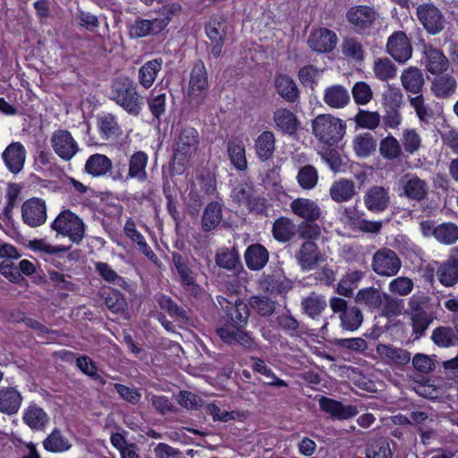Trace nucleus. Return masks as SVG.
<instances>
[{
	"mask_svg": "<svg viewBox=\"0 0 458 458\" xmlns=\"http://www.w3.org/2000/svg\"><path fill=\"white\" fill-rule=\"evenodd\" d=\"M345 123L331 114H319L312 121V131L315 137L324 144L333 146L344 136Z\"/></svg>",
	"mask_w": 458,
	"mask_h": 458,
	"instance_id": "f03ea898",
	"label": "nucleus"
},
{
	"mask_svg": "<svg viewBox=\"0 0 458 458\" xmlns=\"http://www.w3.org/2000/svg\"><path fill=\"white\" fill-rule=\"evenodd\" d=\"M44 448L52 453H64L72 448L70 440L60 429H54L43 441Z\"/></svg>",
	"mask_w": 458,
	"mask_h": 458,
	"instance_id": "a18cd8bd",
	"label": "nucleus"
},
{
	"mask_svg": "<svg viewBox=\"0 0 458 458\" xmlns=\"http://www.w3.org/2000/svg\"><path fill=\"white\" fill-rule=\"evenodd\" d=\"M423 56L425 67L431 74H442L447 71L449 61L440 49L431 45H425Z\"/></svg>",
	"mask_w": 458,
	"mask_h": 458,
	"instance_id": "5701e85b",
	"label": "nucleus"
},
{
	"mask_svg": "<svg viewBox=\"0 0 458 458\" xmlns=\"http://www.w3.org/2000/svg\"><path fill=\"white\" fill-rule=\"evenodd\" d=\"M199 145L198 131L191 126L182 127L175 138L174 159L180 163L188 161L197 153Z\"/></svg>",
	"mask_w": 458,
	"mask_h": 458,
	"instance_id": "39448f33",
	"label": "nucleus"
},
{
	"mask_svg": "<svg viewBox=\"0 0 458 458\" xmlns=\"http://www.w3.org/2000/svg\"><path fill=\"white\" fill-rule=\"evenodd\" d=\"M416 15L420 23L429 35H438L446 27L447 21L441 12L433 4H422L416 9Z\"/></svg>",
	"mask_w": 458,
	"mask_h": 458,
	"instance_id": "423d86ee",
	"label": "nucleus"
},
{
	"mask_svg": "<svg viewBox=\"0 0 458 458\" xmlns=\"http://www.w3.org/2000/svg\"><path fill=\"white\" fill-rule=\"evenodd\" d=\"M379 15L374 7L368 5H356L351 7L346 18L353 30L362 34L371 30Z\"/></svg>",
	"mask_w": 458,
	"mask_h": 458,
	"instance_id": "9b49d317",
	"label": "nucleus"
},
{
	"mask_svg": "<svg viewBox=\"0 0 458 458\" xmlns=\"http://www.w3.org/2000/svg\"><path fill=\"white\" fill-rule=\"evenodd\" d=\"M297 234L303 242H315L321 236V227L314 221H302L297 226Z\"/></svg>",
	"mask_w": 458,
	"mask_h": 458,
	"instance_id": "774afa93",
	"label": "nucleus"
},
{
	"mask_svg": "<svg viewBox=\"0 0 458 458\" xmlns=\"http://www.w3.org/2000/svg\"><path fill=\"white\" fill-rule=\"evenodd\" d=\"M327 307V301L323 295L314 292L310 293L301 301V308L309 317L315 318L322 313Z\"/></svg>",
	"mask_w": 458,
	"mask_h": 458,
	"instance_id": "864d4df0",
	"label": "nucleus"
},
{
	"mask_svg": "<svg viewBox=\"0 0 458 458\" xmlns=\"http://www.w3.org/2000/svg\"><path fill=\"white\" fill-rule=\"evenodd\" d=\"M208 88L207 70L203 62L199 61L193 66L191 72L188 96L190 103L198 106L206 98Z\"/></svg>",
	"mask_w": 458,
	"mask_h": 458,
	"instance_id": "9d476101",
	"label": "nucleus"
},
{
	"mask_svg": "<svg viewBox=\"0 0 458 458\" xmlns=\"http://www.w3.org/2000/svg\"><path fill=\"white\" fill-rule=\"evenodd\" d=\"M110 99L134 116L139 115L142 108V101L137 92V87L128 77H119L113 81Z\"/></svg>",
	"mask_w": 458,
	"mask_h": 458,
	"instance_id": "f257e3e1",
	"label": "nucleus"
},
{
	"mask_svg": "<svg viewBox=\"0 0 458 458\" xmlns=\"http://www.w3.org/2000/svg\"><path fill=\"white\" fill-rule=\"evenodd\" d=\"M323 100L331 108L340 109L345 107L350 102V94L342 85H332L324 91Z\"/></svg>",
	"mask_w": 458,
	"mask_h": 458,
	"instance_id": "c9c22d12",
	"label": "nucleus"
},
{
	"mask_svg": "<svg viewBox=\"0 0 458 458\" xmlns=\"http://www.w3.org/2000/svg\"><path fill=\"white\" fill-rule=\"evenodd\" d=\"M435 239L445 245H452L458 240V226L452 222L442 223L437 225Z\"/></svg>",
	"mask_w": 458,
	"mask_h": 458,
	"instance_id": "13d9d810",
	"label": "nucleus"
},
{
	"mask_svg": "<svg viewBox=\"0 0 458 458\" xmlns=\"http://www.w3.org/2000/svg\"><path fill=\"white\" fill-rule=\"evenodd\" d=\"M50 142L55 153L64 161H70L80 149L71 132L66 130L54 131Z\"/></svg>",
	"mask_w": 458,
	"mask_h": 458,
	"instance_id": "dca6fc26",
	"label": "nucleus"
},
{
	"mask_svg": "<svg viewBox=\"0 0 458 458\" xmlns=\"http://www.w3.org/2000/svg\"><path fill=\"white\" fill-rule=\"evenodd\" d=\"M404 309L403 301L384 293L383 304L379 308L380 315L394 318L402 314Z\"/></svg>",
	"mask_w": 458,
	"mask_h": 458,
	"instance_id": "680f3d73",
	"label": "nucleus"
},
{
	"mask_svg": "<svg viewBox=\"0 0 458 458\" xmlns=\"http://www.w3.org/2000/svg\"><path fill=\"white\" fill-rule=\"evenodd\" d=\"M396 66L388 58H377L373 64V72L377 79L386 81L396 75Z\"/></svg>",
	"mask_w": 458,
	"mask_h": 458,
	"instance_id": "bf43d9fd",
	"label": "nucleus"
},
{
	"mask_svg": "<svg viewBox=\"0 0 458 458\" xmlns=\"http://www.w3.org/2000/svg\"><path fill=\"white\" fill-rule=\"evenodd\" d=\"M95 268L98 274L106 282L122 288H126V281L120 276L112 267L106 262H97Z\"/></svg>",
	"mask_w": 458,
	"mask_h": 458,
	"instance_id": "69168bd1",
	"label": "nucleus"
},
{
	"mask_svg": "<svg viewBox=\"0 0 458 458\" xmlns=\"http://www.w3.org/2000/svg\"><path fill=\"white\" fill-rule=\"evenodd\" d=\"M329 194L337 203L347 202L357 194L355 182L345 178L337 180L331 185Z\"/></svg>",
	"mask_w": 458,
	"mask_h": 458,
	"instance_id": "473e14b6",
	"label": "nucleus"
},
{
	"mask_svg": "<svg viewBox=\"0 0 458 458\" xmlns=\"http://www.w3.org/2000/svg\"><path fill=\"white\" fill-rule=\"evenodd\" d=\"M148 155L143 151L135 152L129 161V171L127 177L136 178L140 182L147 179L146 166L148 164Z\"/></svg>",
	"mask_w": 458,
	"mask_h": 458,
	"instance_id": "c03bdc74",
	"label": "nucleus"
},
{
	"mask_svg": "<svg viewBox=\"0 0 458 458\" xmlns=\"http://www.w3.org/2000/svg\"><path fill=\"white\" fill-rule=\"evenodd\" d=\"M408 304L412 331L420 336L434 319V315L429 310L428 300L421 296H412Z\"/></svg>",
	"mask_w": 458,
	"mask_h": 458,
	"instance_id": "20e7f679",
	"label": "nucleus"
},
{
	"mask_svg": "<svg viewBox=\"0 0 458 458\" xmlns=\"http://www.w3.org/2000/svg\"><path fill=\"white\" fill-rule=\"evenodd\" d=\"M376 147L377 141L369 132L357 134L352 140V148L360 157L369 156L376 150Z\"/></svg>",
	"mask_w": 458,
	"mask_h": 458,
	"instance_id": "3c124183",
	"label": "nucleus"
},
{
	"mask_svg": "<svg viewBox=\"0 0 458 458\" xmlns=\"http://www.w3.org/2000/svg\"><path fill=\"white\" fill-rule=\"evenodd\" d=\"M386 50L399 63H405L412 55L410 40L403 31H396L388 38Z\"/></svg>",
	"mask_w": 458,
	"mask_h": 458,
	"instance_id": "a211bd4d",
	"label": "nucleus"
},
{
	"mask_svg": "<svg viewBox=\"0 0 458 458\" xmlns=\"http://www.w3.org/2000/svg\"><path fill=\"white\" fill-rule=\"evenodd\" d=\"M431 339L436 345L441 348H449L458 345V335L454 328L449 327H438L431 335Z\"/></svg>",
	"mask_w": 458,
	"mask_h": 458,
	"instance_id": "8fccbe9b",
	"label": "nucleus"
},
{
	"mask_svg": "<svg viewBox=\"0 0 458 458\" xmlns=\"http://www.w3.org/2000/svg\"><path fill=\"white\" fill-rule=\"evenodd\" d=\"M437 276L441 284L447 287L458 283V247L451 250L448 259L437 268Z\"/></svg>",
	"mask_w": 458,
	"mask_h": 458,
	"instance_id": "b1692460",
	"label": "nucleus"
},
{
	"mask_svg": "<svg viewBox=\"0 0 458 458\" xmlns=\"http://www.w3.org/2000/svg\"><path fill=\"white\" fill-rule=\"evenodd\" d=\"M273 121L277 130L290 135L295 133L299 125L296 115L289 109L283 107L274 112Z\"/></svg>",
	"mask_w": 458,
	"mask_h": 458,
	"instance_id": "e433bc0d",
	"label": "nucleus"
},
{
	"mask_svg": "<svg viewBox=\"0 0 458 458\" xmlns=\"http://www.w3.org/2000/svg\"><path fill=\"white\" fill-rule=\"evenodd\" d=\"M319 408L336 420H348L358 414V409L354 405L344 404L339 401L326 396L318 400Z\"/></svg>",
	"mask_w": 458,
	"mask_h": 458,
	"instance_id": "412c9836",
	"label": "nucleus"
},
{
	"mask_svg": "<svg viewBox=\"0 0 458 458\" xmlns=\"http://www.w3.org/2000/svg\"><path fill=\"white\" fill-rule=\"evenodd\" d=\"M401 84L406 92L411 94H421L425 84L424 74L420 69L410 66L404 69L400 76Z\"/></svg>",
	"mask_w": 458,
	"mask_h": 458,
	"instance_id": "cd10ccee",
	"label": "nucleus"
},
{
	"mask_svg": "<svg viewBox=\"0 0 458 458\" xmlns=\"http://www.w3.org/2000/svg\"><path fill=\"white\" fill-rule=\"evenodd\" d=\"M409 101L421 123H428L433 119L434 112L429 105L426 103L422 94L409 97Z\"/></svg>",
	"mask_w": 458,
	"mask_h": 458,
	"instance_id": "052dcab7",
	"label": "nucleus"
},
{
	"mask_svg": "<svg viewBox=\"0 0 458 458\" xmlns=\"http://www.w3.org/2000/svg\"><path fill=\"white\" fill-rule=\"evenodd\" d=\"M371 267L377 275L391 277L398 274L402 267V261L394 250L381 248L374 253Z\"/></svg>",
	"mask_w": 458,
	"mask_h": 458,
	"instance_id": "6e6552de",
	"label": "nucleus"
},
{
	"mask_svg": "<svg viewBox=\"0 0 458 458\" xmlns=\"http://www.w3.org/2000/svg\"><path fill=\"white\" fill-rule=\"evenodd\" d=\"M22 420L33 430H44L49 421L47 412L36 403H31L25 409Z\"/></svg>",
	"mask_w": 458,
	"mask_h": 458,
	"instance_id": "4c0bfd02",
	"label": "nucleus"
},
{
	"mask_svg": "<svg viewBox=\"0 0 458 458\" xmlns=\"http://www.w3.org/2000/svg\"><path fill=\"white\" fill-rule=\"evenodd\" d=\"M157 303L160 309L165 310L173 318L182 321L188 319L187 311L182 307L178 306L170 297L161 295L157 299Z\"/></svg>",
	"mask_w": 458,
	"mask_h": 458,
	"instance_id": "0e129e2a",
	"label": "nucleus"
},
{
	"mask_svg": "<svg viewBox=\"0 0 458 458\" xmlns=\"http://www.w3.org/2000/svg\"><path fill=\"white\" fill-rule=\"evenodd\" d=\"M290 208L292 212L303 219V221H316L322 216L319 206L312 199L298 198L293 199Z\"/></svg>",
	"mask_w": 458,
	"mask_h": 458,
	"instance_id": "a878e982",
	"label": "nucleus"
},
{
	"mask_svg": "<svg viewBox=\"0 0 458 458\" xmlns=\"http://www.w3.org/2000/svg\"><path fill=\"white\" fill-rule=\"evenodd\" d=\"M244 259L249 269L258 271L267 264L269 253L262 244L254 243L246 249Z\"/></svg>",
	"mask_w": 458,
	"mask_h": 458,
	"instance_id": "c756f323",
	"label": "nucleus"
},
{
	"mask_svg": "<svg viewBox=\"0 0 458 458\" xmlns=\"http://www.w3.org/2000/svg\"><path fill=\"white\" fill-rule=\"evenodd\" d=\"M275 136L270 131H263L255 141L256 154L262 161L272 157L275 151Z\"/></svg>",
	"mask_w": 458,
	"mask_h": 458,
	"instance_id": "37998d69",
	"label": "nucleus"
},
{
	"mask_svg": "<svg viewBox=\"0 0 458 458\" xmlns=\"http://www.w3.org/2000/svg\"><path fill=\"white\" fill-rule=\"evenodd\" d=\"M22 221L30 227H38L47 220V207L44 200L31 198L21 206Z\"/></svg>",
	"mask_w": 458,
	"mask_h": 458,
	"instance_id": "f3484780",
	"label": "nucleus"
},
{
	"mask_svg": "<svg viewBox=\"0 0 458 458\" xmlns=\"http://www.w3.org/2000/svg\"><path fill=\"white\" fill-rule=\"evenodd\" d=\"M97 126L99 135L104 140H116L121 134L122 130L115 116L112 114H104L97 117Z\"/></svg>",
	"mask_w": 458,
	"mask_h": 458,
	"instance_id": "72a5a7b5",
	"label": "nucleus"
},
{
	"mask_svg": "<svg viewBox=\"0 0 458 458\" xmlns=\"http://www.w3.org/2000/svg\"><path fill=\"white\" fill-rule=\"evenodd\" d=\"M205 31L209 39V55L218 58L222 55L225 39L227 33L225 20L221 16H213L205 26Z\"/></svg>",
	"mask_w": 458,
	"mask_h": 458,
	"instance_id": "f8f14e48",
	"label": "nucleus"
},
{
	"mask_svg": "<svg viewBox=\"0 0 458 458\" xmlns=\"http://www.w3.org/2000/svg\"><path fill=\"white\" fill-rule=\"evenodd\" d=\"M245 326H237L236 324H225L217 327L216 332L219 338L225 344L233 345L239 344L245 349H255L257 344L250 335L243 330Z\"/></svg>",
	"mask_w": 458,
	"mask_h": 458,
	"instance_id": "4468645a",
	"label": "nucleus"
},
{
	"mask_svg": "<svg viewBox=\"0 0 458 458\" xmlns=\"http://www.w3.org/2000/svg\"><path fill=\"white\" fill-rule=\"evenodd\" d=\"M222 310L232 323L237 326H246L250 317L247 304L240 300L230 301L225 298L218 299Z\"/></svg>",
	"mask_w": 458,
	"mask_h": 458,
	"instance_id": "aec40b11",
	"label": "nucleus"
},
{
	"mask_svg": "<svg viewBox=\"0 0 458 458\" xmlns=\"http://www.w3.org/2000/svg\"><path fill=\"white\" fill-rule=\"evenodd\" d=\"M380 155L388 160H394L401 157L402 148L399 141L392 135L381 140L379 143Z\"/></svg>",
	"mask_w": 458,
	"mask_h": 458,
	"instance_id": "e2e57ef3",
	"label": "nucleus"
},
{
	"mask_svg": "<svg viewBox=\"0 0 458 458\" xmlns=\"http://www.w3.org/2000/svg\"><path fill=\"white\" fill-rule=\"evenodd\" d=\"M169 23L167 19H138L130 28V34L134 38H143L149 34L160 33Z\"/></svg>",
	"mask_w": 458,
	"mask_h": 458,
	"instance_id": "bb28decb",
	"label": "nucleus"
},
{
	"mask_svg": "<svg viewBox=\"0 0 458 458\" xmlns=\"http://www.w3.org/2000/svg\"><path fill=\"white\" fill-rule=\"evenodd\" d=\"M21 393L13 386L0 389V411L8 415L15 414L21 404Z\"/></svg>",
	"mask_w": 458,
	"mask_h": 458,
	"instance_id": "2f4dec72",
	"label": "nucleus"
},
{
	"mask_svg": "<svg viewBox=\"0 0 458 458\" xmlns=\"http://www.w3.org/2000/svg\"><path fill=\"white\" fill-rule=\"evenodd\" d=\"M163 61L161 58H156L145 63L139 70L140 83L145 88H150L161 71Z\"/></svg>",
	"mask_w": 458,
	"mask_h": 458,
	"instance_id": "79ce46f5",
	"label": "nucleus"
},
{
	"mask_svg": "<svg viewBox=\"0 0 458 458\" xmlns=\"http://www.w3.org/2000/svg\"><path fill=\"white\" fill-rule=\"evenodd\" d=\"M363 201L369 211L383 212L388 208L391 202L389 189L378 185L372 186L365 191Z\"/></svg>",
	"mask_w": 458,
	"mask_h": 458,
	"instance_id": "6ab92c4d",
	"label": "nucleus"
},
{
	"mask_svg": "<svg viewBox=\"0 0 458 458\" xmlns=\"http://www.w3.org/2000/svg\"><path fill=\"white\" fill-rule=\"evenodd\" d=\"M21 191V187L14 182L7 184L5 191L0 187V205L2 204L4 196L6 199L5 206L3 209V214L5 218H10L13 209L17 206L19 197Z\"/></svg>",
	"mask_w": 458,
	"mask_h": 458,
	"instance_id": "de8ad7c7",
	"label": "nucleus"
},
{
	"mask_svg": "<svg viewBox=\"0 0 458 458\" xmlns=\"http://www.w3.org/2000/svg\"><path fill=\"white\" fill-rule=\"evenodd\" d=\"M383 298L384 293L376 287L370 286L359 290L355 296V301L370 311H375L382 306Z\"/></svg>",
	"mask_w": 458,
	"mask_h": 458,
	"instance_id": "f704fd0d",
	"label": "nucleus"
},
{
	"mask_svg": "<svg viewBox=\"0 0 458 458\" xmlns=\"http://www.w3.org/2000/svg\"><path fill=\"white\" fill-rule=\"evenodd\" d=\"M227 152L232 165L240 171L247 168L245 147L239 140H231L227 143Z\"/></svg>",
	"mask_w": 458,
	"mask_h": 458,
	"instance_id": "09e8293b",
	"label": "nucleus"
},
{
	"mask_svg": "<svg viewBox=\"0 0 458 458\" xmlns=\"http://www.w3.org/2000/svg\"><path fill=\"white\" fill-rule=\"evenodd\" d=\"M337 36L327 28H319L312 31L309 37L308 44L310 48L318 53H329L336 46Z\"/></svg>",
	"mask_w": 458,
	"mask_h": 458,
	"instance_id": "4be33fe9",
	"label": "nucleus"
},
{
	"mask_svg": "<svg viewBox=\"0 0 458 458\" xmlns=\"http://www.w3.org/2000/svg\"><path fill=\"white\" fill-rule=\"evenodd\" d=\"M274 238L279 242H288L297 234V225L288 217L277 218L272 227Z\"/></svg>",
	"mask_w": 458,
	"mask_h": 458,
	"instance_id": "58836bf2",
	"label": "nucleus"
},
{
	"mask_svg": "<svg viewBox=\"0 0 458 458\" xmlns=\"http://www.w3.org/2000/svg\"><path fill=\"white\" fill-rule=\"evenodd\" d=\"M275 88L277 94L285 101L294 103L299 98V89L294 80L286 74H276Z\"/></svg>",
	"mask_w": 458,
	"mask_h": 458,
	"instance_id": "7c9ffc66",
	"label": "nucleus"
},
{
	"mask_svg": "<svg viewBox=\"0 0 458 458\" xmlns=\"http://www.w3.org/2000/svg\"><path fill=\"white\" fill-rule=\"evenodd\" d=\"M376 352L386 363H394L401 366L408 364L411 360V353L407 350L390 344H378Z\"/></svg>",
	"mask_w": 458,
	"mask_h": 458,
	"instance_id": "c85d7f7f",
	"label": "nucleus"
},
{
	"mask_svg": "<svg viewBox=\"0 0 458 458\" xmlns=\"http://www.w3.org/2000/svg\"><path fill=\"white\" fill-rule=\"evenodd\" d=\"M363 277L364 272L360 270L347 272L337 284V293L344 297H352L353 295V289L357 287Z\"/></svg>",
	"mask_w": 458,
	"mask_h": 458,
	"instance_id": "49530a36",
	"label": "nucleus"
},
{
	"mask_svg": "<svg viewBox=\"0 0 458 458\" xmlns=\"http://www.w3.org/2000/svg\"><path fill=\"white\" fill-rule=\"evenodd\" d=\"M112 167L111 159L103 154L91 155L85 163V171L94 177L106 175Z\"/></svg>",
	"mask_w": 458,
	"mask_h": 458,
	"instance_id": "a19ab883",
	"label": "nucleus"
},
{
	"mask_svg": "<svg viewBox=\"0 0 458 458\" xmlns=\"http://www.w3.org/2000/svg\"><path fill=\"white\" fill-rule=\"evenodd\" d=\"M294 258L304 271L315 269L320 263L326 261V255L322 253L315 242H303L295 252Z\"/></svg>",
	"mask_w": 458,
	"mask_h": 458,
	"instance_id": "2eb2a0df",
	"label": "nucleus"
},
{
	"mask_svg": "<svg viewBox=\"0 0 458 458\" xmlns=\"http://www.w3.org/2000/svg\"><path fill=\"white\" fill-rule=\"evenodd\" d=\"M403 101V94L395 86L387 84L382 93V106L384 108L401 107Z\"/></svg>",
	"mask_w": 458,
	"mask_h": 458,
	"instance_id": "338daca9",
	"label": "nucleus"
},
{
	"mask_svg": "<svg viewBox=\"0 0 458 458\" xmlns=\"http://www.w3.org/2000/svg\"><path fill=\"white\" fill-rule=\"evenodd\" d=\"M253 363L251 365V368L253 371L259 373L266 377L267 381L265 382L266 385L270 386H277V387H287L288 384L277 377L276 374L272 371V369L265 363V361L257 357L251 358Z\"/></svg>",
	"mask_w": 458,
	"mask_h": 458,
	"instance_id": "603ef678",
	"label": "nucleus"
},
{
	"mask_svg": "<svg viewBox=\"0 0 458 458\" xmlns=\"http://www.w3.org/2000/svg\"><path fill=\"white\" fill-rule=\"evenodd\" d=\"M437 75L431 81V91L436 98H447L454 93L457 82L450 74Z\"/></svg>",
	"mask_w": 458,
	"mask_h": 458,
	"instance_id": "ea45409f",
	"label": "nucleus"
},
{
	"mask_svg": "<svg viewBox=\"0 0 458 458\" xmlns=\"http://www.w3.org/2000/svg\"><path fill=\"white\" fill-rule=\"evenodd\" d=\"M299 186L303 190H312L318 182V170L311 165L301 166L296 176Z\"/></svg>",
	"mask_w": 458,
	"mask_h": 458,
	"instance_id": "4d7b16f0",
	"label": "nucleus"
},
{
	"mask_svg": "<svg viewBox=\"0 0 458 458\" xmlns=\"http://www.w3.org/2000/svg\"><path fill=\"white\" fill-rule=\"evenodd\" d=\"M51 228L58 234L68 237L72 242L76 244L81 243L85 236L86 226L83 221L69 209L59 213L52 222Z\"/></svg>",
	"mask_w": 458,
	"mask_h": 458,
	"instance_id": "7ed1b4c3",
	"label": "nucleus"
},
{
	"mask_svg": "<svg viewBox=\"0 0 458 458\" xmlns=\"http://www.w3.org/2000/svg\"><path fill=\"white\" fill-rule=\"evenodd\" d=\"M222 219L221 207L217 202L209 203L202 216V228L208 232L216 228Z\"/></svg>",
	"mask_w": 458,
	"mask_h": 458,
	"instance_id": "6e6d98bb",
	"label": "nucleus"
},
{
	"mask_svg": "<svg viewBox=\"0 0 458 458\" xmlns=\"http://www.w3.org/2000/svg\"><path fill=\"white\" fill-rule=\"evenodd\" d=\"M329 306L335 313L339 314L341 327L344 330L355 331L360 327L363 321V315L358 307H348L347 301L339 297L331 298Z\"/></svg>",
	"mask_w": 458,
	"mask_h": 458,
	"instance_id": "1a4fd4ad",
	"label": "nucleus"
},
{
	"mask_svg": "<svg viewBox=\"0 0 458 458\" xmlns=\"http://www.w3.org/2000/svg\"><path fill=\"white\" fill-rule=\"evenodd\" d=\"M400 196L409 200L422 202L429 194V184L425 179L416 174L407 173L403 174L398 182Z\"/></svg>",
	"mask_w": 458,
	"mask_h": 458,
	"instance_id": "0eeeda50",
	"label": "nucleus"
},
{
	"mask_svg": "<svg viewBox=\"0 0 458 458\" xmlns=\"http://www.w3.org/2000/svg\"><path fill=\"white\" fill-rule=\"evenodd\" d=\"M231 198L235 203L246 207L250 211L260 213L265 209V199L257 194L252 183L238 184L233 189Z\"/></svg>",
	"mask_w": 458,
	"mask_h": 458,
	"instance_id": "ddd939ff",
	"label": "nucleus"
},
{
	"mask_svg": "<svg viewBox=\"0 0 458 458\" xmlns=\"http://www.w3.org/2000/svg\"><path fill=\"white\" fill-rule=\"evenodd\" d=\"M2 158L8 168L13 174H17L24 166L26 149L21 142H12L2 154Z\"/></svg>",
	"mask_w": 458,
	"mask_h": 458,
	"instance_id": "393cba45",
	"label": "nucleus"
},
{
	"mask_svg": "<svg viewBox=\"0 0 458 458\" xmlns=\"http://www.w3.org/2000/svg\"><path fill=\"white\" fill-rule=\"evenodd\" d=\"M367 458H393V453L386 438L370 440L366 446Z\"/></svg>",
	"mask_w": 458,
	"mask_h": 458,
	"instance_id": "5fc2aeb1",
	"label": "nucleus"
}]
</instances>
